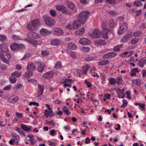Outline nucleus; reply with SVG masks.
Instances as JSON below:
<instances>
[{
	"instance_id": "37",
	"label": "nucleus",
	"mask_w": 146,
	"mask_h": 146,
	"mask_svg": "<svg viewBox=\"0 0 146 146\" xmlns=\"http://www.w3.org/2000/svg\"><path fill=\"white\" fill-rule=\"evenodd\" d=\"M133 5L137 7H140L142 5V4L139 1H135L133 3Z\"/></svg>"
},
{
	"instance_id": "63",
	"label": "nucleus",
	"mask_w": 146,
	"mask_h": 146,
	"mask_svg": "<svg viewBox=\"0 0 146 146\" xmlns=\"http://www.w3.org/2000/svg\"><path fill=\"white\" fill-rule=\"evenodd\" d=\"M142 10L141 9L136 11V15L138 16L140 15L142 13Z\"/></svg>"
},
{
	"instance_id": "49",
	"label": "nucleus",
	"mask_w": 146,
	"mask_h": 146,
	"mask_svg": "<svg viewBox=\"0 0 146 146\" xmlns=\"http://www.w3.org/2000/svg\"><path fill=\"white\" fill-rule=\"evenodd\" d=\"M50 13L53 17H55L56 15V11L52 9H51L50 10Z\"/></svg>"
},
{
	"instance_id": "41",
	"label": "nucleus",
	"mask_w": 146,
	"mask_h": 146,
	"mask_svg": "<svg viewBox=\"0 0 146 146\" xmlns=\"http://www.w3.org/2000/svg\"><path fill=\"white\" fill-rule=\"evenodd\" d=\"M106 1L108 4L111 5H115L116 3L115 0H106Z\"/></svg>"
},
{
	"instance_id": "13",
	"label": "nucleus",
	"mask_w": 146,
	"mask_h": 146,
	"mask_svg": "<svg viewBox=\"0 0 146 146\" xmlns=\"http://www.w3.org/2000/svg\"><path fill=\"white\" fill-rule=\"evenodd\" d=\"M79 42L81 44L86 45L89 44L90 41L86 38H82L80 40Z\"/></svg>"
},
{
	"instance_id": "58",
	"label": "nucleus",
	"mask_w": 146,
	"mask_h": 146,
	"mask_svg": "<svg viewBox=\"0 0 146 146\" xmlns=\"http://www.w3.org/2000/svg\"><path fill=\"white\" fill-rule=\"evenodd\" d=\"M68 7L70 9L73 10L74 8V5L72 3H70L67 5Z\"/></svg>"
},
{
	"instance_id": "47",
	"label": "nucleus",
	"mask_w": 146,
	"mask_h": 146,
	"mask_svg": "<svg viewBox=\"0 0 146 146\" xmlns=\"http://www.w3.org/2000/svg\"><path fill=\"white\" fill-rule=\"evenodd\" d=\"M7 39V37L5 35H0V41L3 42L5 41Z\"/></svg>"
},
{
	"instance_id": "51",
	"label": "nucleus",
	"mask_w": 146,
	"mask_h": 146,
	"mask_svg": "<svg viewBox=\"0 0 146 146\" xmlns=\"http://www.w3.org/2000/svg\"><path fill=\"white\" fill-rule=\"evenodd\" d=\"M84 82L88 88H90L92 87V84L88 81L86 80H84Z\"/></svg>"
},
{
	"instance_id": "11",
	"label": "nucleus",
	"mask_w": 146,
	"mask_h": 146,
	"mask_svg": "<svg viewBox=\"0 0 146 146\" xmlns=\"http://www.w3.org/2000/svg\"><path fill=\"white\" fill-rule=\"evenodd\" d=\"M44 86L40 84H38V95L37 97H38L41 96L43 94L44 89Z\"/></svg>"
},
{
	"instance_id": "24",
	"label": "nucleus",
	"mask_w": 146,
	"mask_h": 146,
	"mask_svg": "<svg viewBox=\"0 0 146 146\" xmlns=\"http://www.w3.org/2000/svg\"><path fill=\"white\" fill-rule=\"evenodd\" d=\"M51 44L53 45H57L60 44V41L58 39H54L52 40L50 42Z\"/></svg>"
},
{
	"instance_id": "17",
	"label": "nucleus",
	"mask_w": 146,
	"mask_h": 146,
	"mask_svg": "<svg viewBox=\"0 0 146 146\" xmlns=\"http://www.w3.org/2000/svg\"><path fill=\"white\" fill-rule=\"evenodd\" d=\"M108 26V22L106 21H103L102 24V27L103 30V31H110V29L107 28Z\"/></svg>"
},
{
	"instance_id": "52",
	"label": "nucleus",
	"mask_w": 146,
	"mask_h": 146,
	"mask_svg": "<svg viewBox=\"0 0 146 146\" xmlns=\"http://www.w3.org/2000/svg\"><path fill=\"white\" fill-rule=\"evenodd\" d=\"M55 68H60L62 67L61 62L60 61L57 62L55 65Z\"/></svg>"
},
{
	"instance_id": "19",
	"label": "nucleus",
	"mask_w": 146,
	"mask_h": 146,
	"mask_svg": "<svg viewBox=\"0 0 146 146\" xmlns=\"http://www.w3.org/2000/svg\"><path fill=\"white\" fill-rule=\"evenodd\" d=\"M90 68V66L88 64H86L82 68V71L84 74L87 75L88 71Z\"/></svg>"
},
{
	"instance_id": "8",
	"label": "nucleus",
	"mask_w": 146,
	"mask_h": 146,
	"mask_svg": "<svg viewBox=\"0 0 146 146\" xmlns=\"http://www.w3.org/2000/svg\"><path fill=\"white\" fill-rule=\"evenodd\" d=\"M117 55L116 53L114 52H111L105 54L103 57L105 59H110L114 58Z\"/></svg>"
},
{
	"instance_id": "25",
	"label": "nucleus",
	"mask_w": 146,
	"mask_h": 146,
	"mask_svg": "<svg viewBox=\"0 0 146 146\" xmlns=\"http://www.w3.org/2000/svg\"><path fill=\"white\" fill-rule=\"evenodd\" d=\"M109 63L108 60H102L100 61L98 64L101 66H104L106 65Z\"/></svg>"
},
{
	"instance_id": "60",
	"label": "nucleus",
	"mask_w": 146,
	"mask_h": 146,
	"mask_svg": "<svg viewBox=\"0 0 146 146\" xmlns=\"http://www.w3.org/2000/svg\"><path fill=\"white\" fill-rule=\"evenodd\" d=\"M145 105L144 104H141L139 106V108L141 110H143L145 109Z\"/></svg>"
},
{
	"instance_id": "46",
	"label": "nucleus",
	"mask_w": 146,
	"mask_h": 146,
	"mask_svg": "<svg viewBox=\"0 0 146 146\" xmlns=\"http://www.w3.org/2000/svg\"><path fill=\"white\" fill-rule=\"evenodd\" d=\"M12 37L14 40L15 41L21 39V38L19 36L15 35H13Z\"/></svg>"
},
{
	"instance_id": "2",
	"label": "nucleus",
	"mask_w": 146,
	"mask_h": 146,
	"mask_svg": "<svg viewBox=\"0 0 146 146\" xmlns=\"http://www.w3.org/2000/svg\"><path fill=\"white\" fill-rule=\"evenodd\" d=\"M0 57L3 62L8 64L11 60V55L8 51L2 50L0 52Z\"/></svg>"
},
{
	"instance_id": "20",
	"label": "nucleus",
	"mask_w": 146,
	"mask_h": 146,
	"mask_svg": "<svg viewBox=\"0 0 146 146\" xmlns=\"http://www.w3.org/2000/svg\"><path fill=\"white\" fill-rule=\"evenodd\" d=\"M146 58H143L140 59L139 62V66L141 68H143L145 64H146Z\"/></svg>"
},
{
	"instance_id": "35",
	"label": "nucleus",
	"mask_w": 146,
	"mask_h": 146,
	"mask_svg": "<svg viewBox=\"0 0 146 146\" xmlns=\"http://www.w3.org/2000/svg\"><path fill=\"white\" fill-rule=\"evenodd\" d=\"M109 83L112 85H115L116 83V80L114 78H111L109 79Z\"/></svg>"
},
{
	"instance_id": "1",
	"label": "nucleus",
	"mask_w": 146,
	"mask_h": 146,
	"mask_svg": "<svg viewBox=\"0 0 146 146\" xmlns=\"http://www.w3.org/2000/svg\"><path fill=\"white\" fill-rule=\"evenodd\" d=\"M90 12L88 11H84L81 12L78 16V21L82 24H84L89 17Z\"/></svg>"
},
{
	"instance_id": "42",
	"label": "nucleus",
	"mask_w": 146,
	"mask_h": 146,
	"mask_svg": "<svg viewBox=\"0 0 146 146\" xmlns=\"http://www.w3.org/2000/svg\"><path fill=\"white\" fill-rule=\"evenodd\" d=\"M45 65L42 64H40L38 67L37 70L39 72H41L44 69Z\"/></svg>"
},
{
	"instance_id": "26",
	"label": "nucleus",
	"mask_w": 146,
	"mask_h": 146,
	"mask_svg": "<svg viewBox=\"0 0 146 146\" xmlns=\"http://www.w3.org/2000/svg\"><path fill=\"white\" fill-rule=\"evenodd\" d=\"M107 12L108 15L111 16L115 17L118 15V13L113 10H111L108 11Z\"/></svg>"
},
{
	"instance_id": "34",
	"label": "nucleus",
	"mask_w": 146,
	"mask_h": 146,
	"mask_svg": "<svg viewBox=\"0 0 146 146\" xmlns=\"http://www.w3.org/2000/svg\"><path fill=\"white\" fill-rule=\"evenodd\" d=\"M111 31L110 30V31H103L102 32V35L104 38L105 39L108 38V33H110Z\"/></svg>"
},
{
	"instance_id": "7",
	"label": "nucleus",
	"mask_w": 146,
	"mask_h": 146,
	"mask_svg": "<svg viewBox=\"0 0 146 146\" xmlns=\"http://www.w3.org/2000/svg\"><path fill=\"white\" fill-rule=\"evenodd\" d=\"M27 36L32 39H36L40 37V36L38 34L35 33L30 32L27 34Z\"/></svg>"
},
{
	"instance_id": "40",
	"label": "nucleus",
	"mask_w": 146,
	"mask_h": 146,
	"mask_svg": "<svg viewBox=\"0 0 146 146\" xmlns=\"http://www.w3.org/2000/svg\"><path fill=\"white\" fill-rule=\"evenodd\" d=\"M28 70V71L26 72L25 76L27 77H30L33 76V72L31 71L30 70Z\"/></svg>"
},
{
	"instance_id": "39",
	"label": "nucleus",
	"mask_w": 146,
	"mask_h": 146,
	"mask_svg": "<svg viewBox=\"0 0 146 146\" xmlns=\"http://www.w3.org/2000/svg\"><path fill=\"white\" fill-rule=\"evenodd\" d=\"M13 138L14 139H13V140H14V141H19L20 140V137L19 136L16 134H14L12 135Z\"/></svg>"
},
{
	"instance_id": "57",
	"label": "nucleus",
	"mask_w": 146,
	"mask_h": 146,
	"mask_svg": "<svg viewBox=\"0 0 146 146\" xmlns=\"http://www.w3.org/2000/svg\"><path fill=\"white\" fill-rule=\"evenodd\" d=\"M16 115L18 117L19 119H22L23 117V115L21 113L16 112Z\"/></svg>"
},
{
	"instance_id": "6",
	"label": "nucleus",
	"mask_w": 146,
	"mask_h": 146,
	"mask_svg": "<svg viewBox=\"0 0 146 146\" xmlns=\"http://www.w3.org/2000/svg\"><path fill=\"white\" fill-rule=\"evenodd\" d=\"M128 25L125 22H124L123 25L120 27V30L118 31V34L119 35H121L124 33L127 29Z\"/></svg>"
},
{
	"instance_id": "5",
	"label": "nucleus",
	"mask_w": 146,
	"mask_h": 146,
	"mask_svg": "<svg viewBox=\"0 0 146 146\" xmlns=\"http://www.w3.org/2000/svg\"><path fill=\"white\" fill-rule=\"evenodd\" d=\"M11 50L13 51H16L25 48L24 46L22 44H19L16 43H13L10 46Z\"/></svg>"
},
{
	"instance_id": "16",
	"label": "nucleus",
	"mask_w": 146,
	"mask_h": 146,
	"mask_svg": "<svg viewBox=\"0 0 146 146\" xmlns=\"http://www.w3.org/2000/svg\"><path fill=\"white\" fill-rule=\"evenodd\" d=\"M46 24L50 26L54 25V20L46 16Z\"/></svg>"
},
{
	"instance_id": "9",
	"label": "nucleus",
	"mask_w": 146,
	"mask_h": 146,
	"mask_svg": "<svg viewBox=\"0 0 146 146\" xmlns=\"http://www.w3.org/2000/svg\"><path fill=\"white\" fill-rule=\"evenodd\" d=\"M53 33L56 35L60 36L64 34V32L61 28H56L54 29Z\"/></svg>"
},
{
	"instance_id": "62",
	"label": "nucleus",
	"mask_w": 146,
	"mask_h": 146,
	"mask_svg": "<svg viewBox=\"0 0 146 146\" xmlns=\"http://www.w3.org/2000/svg\"><path fill=\"white\" fill-rule=\"evenodd\" d=\"M11 87V85H7L3 88V90H8Z\"/></svg>"
},
{
	"instance_id": "36",
	"label": "nucleus",
	"mask_w": 146,
	"mask_h": 146,
	"mask_svg": "<svg viewBox=\"0 0 146 146\" xmlns=\"http://www.w3.org/2000/svg\"><path fill=\"white\" fill-rule=\"evenodd\" d=\"M62 111L67 115H69L71 113V112L66 106H64L62 108Z\"/></svg>"
},
{
	"instance_id": "30",
	"label": "nucleus",
	"mask_w": 146,
	"mask_h": 146,
	"mask_svg": "<svg viewBox=\"0 0 146 146\" xmlns=\"http://www.w3.org/2000/svg\"><path fill=\"white\" fill-rule=\"evenodd\" d=\"M84 31L85 29L83 27H82L75 32V34L78 35H82L84 34Z\"/></svg>"
},
{
	"instance_id": "27",
	"label": "nucleus",
	"mask_w": 146,
	"mask_h": 146,
	"mask_svg": "<svg viewBox=\"0 0 146 146\" xmlns=\"http://www.w3.org/2000/svg\"><path fill=\"white\" fill-rule=\"evenodd\" d=\"M67 47L70 49L74 50L76 48L77 46L74 43H70L68 44Z\"/></svg>"
},
{
	"instance_id": "45",
	"label": "nucleus",
	"mask_w": 146,
	"mask_h": 146,
	"mask_svg": "<svg viewBox=\"0 0 146 146\" xmlns=\"http://www.w3.org/2000/svg\"><path fill=\"white\" fill-rule=\"evenodd\" d=\"M139 41V39L138 38H134L131 40V43L133 44H136Z\"/></svg>"
},
{
	"instance_id": "61",
	"label": "nucleus",
	"mask_w": 146,
	"mask_h": 146,
	"mask_svg": "<svg viewBox=\"0 0 146 146\" xmlns=\"http://www.w3.org/2000/svg\"><path fill=\"white\" fill-rule=\"evenodd\" d=\"M70 56L74 58L76 57V55L75 53L74 52H71L70 53Z\"/></svg>"
},
{
	"instance_id": "4",
	"label": "nucleus",
	"mask_w": 146,
	"mask_h": 146,
	"mask_svg": "<svg viewBox=\"0 0 146 146\" xmlns=\"http://www.w3.org/2000/svg\"><path fill=\"white\" fill-rule=\"evenodd\" d=\"M88 34L92 38H97L100 36V33L98 29H94L89 31Z\"/></svg>"
},
{
	"instance_id": "15",
	"label": "nucleus",
	"mask_w": 146,
	"mask_h": 146,
	"mask_svg": "<svg viewBox=\"0 0 146 146\" xmlns=\"http://www.w3.org/2000/svg\"><path fill=\"white\" fill-rule=\"evenodd\" d=\"M55 73V71L52 70L46 73V79H49L53 77V75Z\"/></svg>"
},
{
	"instance_id": "33",
	"label": "nucleus",
	"mask_w": 146,
	"mask_h": 146,
	"mask_svg": "<svg viewBox=\"0 0 146 146\" xmlns=\"http://www.w3.org/2000/svg\"><path fill=\"white\" fill-rule=\"evenodd\" d=\"M109 25L111 28H113L115 26V24L114 22V20L113 19H111L109 21Z\"/></svg>"
},
{
	"instance_id": "22",
	"label": "nucleus",
	"mask_w": 146,
	"mask_h": 146,
	"mask_svg": "<svg viewBox=\"0 0 146 146\" xmlns=\"http://www.w3.org/2000/svg\"><path fill=\"white\" fill-rule=\"evenodd\" d=\"M21 127L23 130L27 131H30L32 127L31 126L28 127L27 125L23 124H22L21 125Z\"/></svg>"
},
{
	"instance_id": "56",
	"label": "nucleus",
	"mask_w": 146,
	"mask_h": 146,
	"mask_svg": "<svg viewBox=\"0 0 146 146\" xmlns=\"http://www.w3.org/2000/svg\"><path fill=\"white\" fill-rule=\"evenodd\" d=\"M85 59V60L86 61H90L91 60H94V58L92 56H89L86 57Z\"/></svg>"
},
{
	"instance_id": "12",
	"label": "nucleus",
	"mask_w": 146,
	"mask_h": 146,
	"mask_svg": "<svg viewBox=\"0 0 146 146\" xmlns=\"http://www.w3.org/2000/svg\"><path fill=\"white\" fill-rule=\"evenodd\" d=\"M27 69L31 71L35 70H36L35 66L33 62H29L28 64Z\"/></svg>"
},
{
	"instance_id": "38",
	"label": "nucleus",
	"mask_w": 146,
	"mask_h": 146,
	"mask_svg": "<svg viewBox=\"0 0 146 146\" xmlns=\"http://www.w3.org/2000/svg\"><path fill=\"white\" fill-rule=\"evenodd\" d=\"M132 81L133 84H135L137 86H140L141 83V80L139 79L133 80Z\"/></svg>"
},
{
	"instance_id": "32",
	"label": "nucleus",
	"mask_w": 146,
	"mask_h": 146,
	"mask_svg": "<svg viewBox=\"0 0 146 146\" xmlns=\"http://www.w3.org/2000/svg\"><path fill=\"white\" fill-rule=\"evenodd\" d=\"M123 45V44H121L115 46L113 48V50L115 52H118L120 50L121 48Z\"/></svg>"
},
{
	"instance_id": "21",
	"label": "nucleus",
	"mask_w": 146,
	"mask_h": 146,
	"mask_svg": "<svg viewBox=\"0 0 146 146\" xmlns=\"http://www.w3.org/2000/svg\"><path fill=\"white\" fill-rule=\"evenodd\" d=\"M18 100V97L17 96L15 97H10L8 99V101L9 102L13 104L16 103Z\"/></svg>"
},
{
	"instance_id": "43",
	"label": "nucleus",
	"mask_w": 146,
	"mask_h": 146,
	"mask_svg": "<svg viewBox=\"0 0 146 146\" xmlns=\"http://www.w3.org/2000/svg\"><path fill=\"white\" fill-rule=\"evenodd\" d=\"M142 32L139 31H137L135 32L133 34L134 36L135 37L139 36L142 35Z\"/></svg>"
},
{
	"instance_id": "23",
	"label": "nucleus",
	"mask_w": 146,
	"mask_h": 146,
	"mask_svg": "<svg viewBox=\"0 0 146 146\" xmlns=\"http://www.w3.org/2000/svg\"><path fill=\"white\" fill-rule=\"evenodd\" d=\"M54 115V113L52 110H46V118L48 117H52Z\"/></svg>"
},
{
	"instance_id": "3",
	"label": "nucleus",
	"mask_w": 146,
	"mask_h": 146,
	"mask_svg": "<svg viewBox=\"0 0 146 146\" xmlns=\"http://www.w3.org/2000/svg\"><path fill=\"white\" fill-rule=\"evenodd\" d=\"M40 25L39 21L36 19L31 21L30 23L28 24L27 27L29 30L35 31L38 29Z\"/></svg>"
},
{
	"instance_id": "55",
	"label": "nucleus",
	"mask_w": 146,
	"mask_h": 146,
	"mask_svg": "<svg viewBox=\"0 0 146 146\" xmlns=\"http://www.w3.org/2000/svg\"><path fill=\"white\" fill-rule=\"evenodd\" d=\"M15 130L20 134L21 135L23 133V132L21 128L17 127L15 129Z\"/></svg>"
},
{
	"instance_id": "53",
	"label": "nucleus",
	"mask_w": 146,
	"mask_h": 146,
	"mask_svg": "<svg viewBox=\"0 0 146 146\" xmlns=\"http://www.w3.org/2000/svg\"><path fill=\"white\" fill-rule=\"evenodd\" d=\"M122 79V77L121 76H119L117 77L116 80V83L118 85H119L120 83V82Z\"/></svg>"
},
{
	"instance_id": "64",
	"label": "nucleus",
	"mask_w": 146,
	"mask_h": 146,
	"mask_svg": "<svg viewBox=\"0 0 146 146\" xmlns=\"http://www.w3.org/2000/svg\"><path fill=\"white\" fill-rule=\"evenodd\" d=\"M16 68L18 70H21L22 68V66L20 64H18L16 66Z\"/></svg>"
},
{
	"instance_id": "31",
	"label": "nucleus",
	"mask_w": 146,
	"mask_h": 146,
	"mask_svg": "<svg viewBox=\"0 0 146 146\" xmlns=\"http://www.w3.org/2000/svg\"><path fill=\"white\" fill-rule=\"evenodd\" d=\"M21 72L18 71H17L12 73L11 75L16 78H17L21 76Z\"/></svg>"
},
{
	"instance_id": "44",
	"label": "nucleus",
	"mask_w": 146,
	"mask_h": 146,
	"mask_svg": "<svg viewBox=\"0 0 146 146\" xmlns=\"http://www.w3.org/2000/svg\"><path fill=\"white\" fill-rule=\"evenodd\" d=\"M9 79L11 83H14L17 81V79L12 75L9 77Z\"/></svg>"
},
{
	"instance_id": "28",
	"label": "nucleus",
	"mask_w": 146,
	"mask_h": 146,
	"mask_svg": "<svg viewBox=\"0 0 146 146\" xmlns=\"http://www.w3.org/2000/svg\"><path fill=\"white\" fill-rule=\"evenodd\" d=\"M138 73L139 71L138 70V68H134L131 71V74L130 76H135L136 75V72Z\"/></svg>"
},
{
	"instance_id": "48",
	"label": "nucleus",
	"mask_w": 146,
	"mask_h": 146,
	"mask_svg": "<svg viewBox=\"0 0 146 146\" xmlns=\"http://www.w3.org/2000/svg\"><path fill=\"white\" fill-rule=\"evenodd\" d=\"M90 48L89 47H83L82 48L81 50L84 52H87L90 51Z\"/></svg>"
},
{
	"instance_id": "29",
	"label": "nucleus",
	"mask_w": 146,
	"mask_h": 146,
	"mask_svg": "<svg viewBox=\"0 0 146 146\" xmlns=\"http://www.w3.org/2000/svg\"><path fill=\"white\" fill-rule=\"evenodd\" d=\"M96 43L100 45H104L106 44V41L104 40H96Z\"/></svg>"
},
{
	"instance_id": "54",
	"label": "nucleus",
	"mask_w": 146,
	"mask_h": 146,
	"mask_svg": "<svg viewBox=\"0 0 146 146\" xmlns=\"http://www.w3.org/2000/svg\"><path fill=\"white\" fill-rule=\"evenodd\" d=\"M123 102V105L120 106L121 108H123L125 107L127 104V101L123 99L122 100Z\"/></svg>"
},
{
	"instance_id": "59",
	"label": "nucleus",
	"mask_w": 146,
	"mask_h": 146,
	"mask_svg": "<svg viewBox=\"0 0 146 146\" xmlns=\"http://www.w3.org/2000/svg\"><path fill=\"white\" fill-rule=\"evenodd\" d=\"M40 32L41 34L44 35L46 34V29L42 28L40 31Z\"/></svg>"
},
{
	"instance_id": "10",
	"label": "nucleus",
	"mask_w": 146,
	"mask_h": 146,
	"mask_svg": "<svg viewBox=\"0 0 146 146\" xmlns=\"http://www.w3.org/2000/svg\"><path fill=\"white\" fill-rule=\"evenodd\" d=\"M132 36V34L130 33L124 36L121 40V42H125L130 40Z\"/></svg>"
},
{
	"instance_id": "18",
	"label": "nucleus",
	"mask_w": 146,
	"mask_h": 146,
	"mask_svg": "<svg viewBox=\"0 0 146 146\" xmlns=\"http://www.w3.org/2000/svg\"><path fill=\"white\" fill-rule=\"evenodd\" d=\"M81 23H80L78 20L75 21L73 23V29H74L76 30L80 27L81 26Z\"/></svg>"
},
{
	"instance_id": "14",
	"label": "nucleus",
	"mask_w": 146,
	"mask_h": 146,
	"mask_svg": "<svg viewBox=\"0 0 146 146\" xmlns=\"http://www.w3.org/2000/svg\"><path fill=\"white\" fill-rule=\"evenodd\" d=\"M56 9L58 11H61L63 13L66 8L63 5H58L56 7Z\"/></svg>"
},
{
	"instance_id": "50",
	"label": "nucleus",
	"mask_w": 146,
	"mask_h": 146,
	"mask_svg": "<svg viewBox=\"0 0 146 146\" xmlns=\"http://www.w3.org/2000/svg\"><path fill=\"white\" fill-rule=\"evenodd\" d=\"M29 106H38L39 105V103H36L35 102H30L29 104Z\"/></svg>"
}]
</instances>
